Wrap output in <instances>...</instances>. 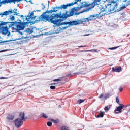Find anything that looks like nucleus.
<instances>
[{"label": "nucleus", "mask_w": 130, "mask_h": 130, "mask_svg": "<svg viewBox=\"0 0 130 130\" xmlns=\"http://www.w3.org/2000/svg\"><path fill=\"white\" fill-rule=\"evenodd\" d=\"M62 81V78H60L57 79H54L53 80V82H60Z\"/></svg>", "instance_id": "22"}, {"label": "nucleus", "mask_w": 130, "mask_h": 130, "mask_svg": "<svg viewBox=\"0 0 130 130\" xmlns=\"http://www.w3.org/2000/svg\"><path fill=\"white\" fill-rule=\"evenodd\" d=\"M10 10L12 11V13H14V16H18V15H19V13H18V12H17V11H18L17 9H14L13 10H11V9H10Z\"/></svg>", "instance_id": "16"}, {"label": "nucleus", "mask_w": 130, "mask_h": 130, "mask_svg": "<svg viewBox=\"0 0 130 130\" xmlns=\"http://www.w3.org/2000/svg\"><path fill=\"white\" fill-rule=\"evenodd\" d=\"M68 130H70V129H68Z\"/></svg>", "instance_id": "50"}, {"label": "nucleus", "mask_w": 130, "mask_h": 130, "mask_svg": "<svg viewBox=\"0 0 130 130\" xmlns=\"http://www.w3.org/2000/svg\"><path fill=\"white\" fill-rule=\"evenodd\" d=\"M58 84H59V83H54V84H52V85H58Z\"/></svg>", "instance_id": "44"}, {"label": "nucleus", "mask_w": 130, "mask_h": 130, "mask_svg": "<svg viewBox=\"0 0 130 130\" xmlns=\"http://www.w3.org/2000/svg\"><path fill=\"white\" fill-rule=\"evenodd\" d=\"M50 89H51V90L55 89V86H50Z\"/></svg>", "instance_id": "34"}, {"label": "nucleus", "mask_w": 130, "mask_h": 130, "mask_svg": "<svg viewBox=\"0 0 130 130\" xmlns=\"http://www.w3.org/2000/svg\"><path fill=\"white\" fill-rule=\"evenodd\" d=\"M118 47H120V46H118L117 47H115L109 48V49H110V50H113L114 49H116L117 48H118Z\"/></svg>", "instance_id": "27"}, {"label": "nucleus", "mask_w": 130, "mask_h": 130, "mask_svg": "<svg viewBox=\"0 0 130 130\" xmlns=\"http://www.w3.org/2000/svg\"><path fill=\"white\" fill-rule=\"evenodd\" d=\"M119 90L120 91V92H122V91H123V88L122 87H120L119 88Z\"/></svg>", "instance_id": "36"}, {"label": "nucleus", "mask_w": 130, "mask_h": 130, "mask_svg": "<svg viewBox=\"0 0 130 130\" xmlns=\"http://www.w3.org/2000/svg\"><path fill=\"white\" fill-rule=\"evenodd\" d=\"M10 23L12 22L0 21V30L2 29V26H5V25H7L8 24H10V25H11Z\"/></svg>", "instance_id": "14"}, {"label": "nucleus", "mask_w": 130, "mask_h": 130, "mask_svg": "<svg viewBox=\"0 0 130 130\" xmlns=\"http://www.w3.org/2000/svg\"><path fill=\"white\" fill-rule=\"evenodd\" d=\"M85 101V100H79L77 102V103L78 104H81V103H83V102H84Z\"/></svg>", "instance_id": "25"}, {"label": "nucleus", "mask_w": 130, "mask_h": 130, "mask_svg": "<svg viewBox=\"0 0 130 130\" xmlns=\"http://www.w3.org/2000/svg\"><path fill=\"white\" fill-rule=\"evenodd\" d=\"M10 21H14L15 20V16L14 15H10Z\"/></svg>", "instance_id": "24"}, {"label": "nucleus", "mask_w": 130, "mask_h": 130, "mask_svg": "<svg viewBox=\"0 0 130 130\" xmlns=\"http://www.w3.org/2000/svg\"><path fill=\"white\" fill-rule=\"evenodd\" d=\"M53 9V11H56V12H57V11H59V10H60V8H59L58 7H54Z\"/></svg>", "instance_id": "28"}, {"label": "nucleus", "mask_w": 130, "mask_h": 130, "mask_svg": "<svg viewBox=\"0 0 130 130\" xmlns=\"http://www.w3.org/2000/svg\"><path fill=\"white\" fill-rule=\"evenodd\" d=\"M19 117L20 119L23 120V121H26V120H27V117L25 116L24 112H20L19 114Z\"/></svg>", "instance_id": "13"}, {"label": "nucleus", "mask_w": 130, "mask_h": 130, "mask_svg": "<svg viewBox=\"0 0 130 130\" xmlns=\"http://www.w3.org/2000/svg\"><path fill=\"white\" fill-rule=\"evenodd\" d=\"M55 31V33H56V34L59 33V30H56Z\"/></svg>", "instance_id": "41"}, {"label": "nucleus", "mask_w": 130, "mask_h": 130, "mask_svg": "<svg viewBox=\"0 0 130 130\" xmlns=\"http://www.w3.org/2000/svg\"><path fill=\"white\" fill-rule=\"evenodd\" d=\"M41 117H42L43 118H48V116H47L46 114H44L43 113L41 114Z\"/></svg>", "instance_id": "19"}, {"label": "nucleus", "mask_w": 130, "mask_h": 130, "mask_svg": "<svg viewBox=\"0 0 130 130\" xmlns=\"http://www.w3.org/2000/svg\"><path fill=\"white\" fill-rule=\"evenodd\" d=\"M100 2H101V0H93V2L90 4H88L87 2H83L80 7L73 8V9H76V10H74V13L75 14V12H78V10H81L82 8H86V7H89L88 10H91V9L94 8L95 6H97L98 3H100Z\"/></svg>", "instance_id": "3"}, {"label": "nucleus", "mask_w": 130, "mask_h": 130, "mask_svg": "<svg viewBox=\"0 0 130 130\" xmlns=\"http://www.w3.org/2000/svg\"><path fill=\"white\" fill-rule=\"evenodd\" d=\"M57 10H49L48 11H46L44 13V14H46V13H55V12H56Z\"/></svg>", "instance_id": "20"}, {"label": "nucleus", "mask_w": 130, "mask_h": 130, "mask_svg": "<svg viewBox=\"0 0 130 130\" xmlns=\"http://www.w3.org/2000/svg\"><path fill=\"white\" fill-rule=\"evenodd\" d=\"M3 79H7L6 77H0V80Z\"/></svg>", "instance_id": "42"}, {"label": "nucleus", "mask_w": 130, "mask_h": 130, "mask_svg": "<svg viewBox=\"0 0 130 130\" xmlns=\"http://www.w3.org/2000/svg\"><path fill=\"white\" fill-rule=\"evenodd\" d=\"M9 14H13V10H9L8 11H6L3 13H1L0 16H1V17H4V16H8Z\"/></svg>", "instance_id": "12"}, {"label": "nucleus", "mask_w": 130, "mask_h": 130, "mask_svg": "<svg viewBox=\"0 0 130 130\" xmlns=\"http://www.w3.org/2000/svg\"><path fill=\"white\" fill-rule=\"evenodd\" d=\"M8 27L9 28H12V30L13 32H19V31L25 29V27L22 22H12L10 23V24L9 25Z\"/></svg>", "instance_id": "4"}, {"label": "nucleus", "mask_w": 130, "mask_h": 130, "mask_svg": "<svg viewBox=\"0 0 130 130\" xmlns=\"http://www.w3.org/2000/svg\"><path fill=\"white\" fill-rule=\"evenodd\" d=\"M72 6H73V4L71 3L67 4L66 5L64 4L61 5L60 7H58V8L60 9V10H62V9H63V10H66V9H68V7H72Z\"/></svg>", "instance_id": "10"}, {"label": "nucleus", "mask_w": 130, "mask_h": 130, "mask_svg": "<svg viewBox=\"0 0 130 130\" xmlns=\"http://www.w3.org/2000/svg\"><path fill=\"white\" fill-rule=\"evenodd\" d=\"M51 121L53 122V123H59V120L58 119H57L56 120H54L53 119H51Z\"/></svg>", "instance_id": "18"}, {"label": "nucleus", "mask_w": 130, "mask_h": 130, "mask_svg": "<svg viewBox=\"0 0 130 130\" xmlns=\"http://www.w3.org/2000/svg\"><path fill=\"white\" fill-rule=\"evenodd\" d=\"M79 14H80V13H75V15H79Z\"/></svg>", "instance_id": "43"}, {"label": "nucleus", "mask_w": 130, "mask_h": 130, "mask_svg": "<svg viewBox=\"0 0 130 130\" xmlns=\"http://www.w3.org/2000/svg\"><path fill=\"white\" fill-rule=\"evenodd\" d=\"M124 112H125V113H126L125 112V111H124Z\"/></svg>", "instance_id": "49"}, {"label": "nucleus", "mask_w": 130, "mask_h": 130, "mask_svg": "<svg viewBox=\"0 0 130 130\" xmlns=\"http://www.w3.org/2000/svg\"><path fill=\"white\" fill-rule=\"evenodd\" d=\"M127 6V4H126V5H124V6H122L121 7V10H123V9H125V8H126Z\"/></svg>", "instance_id": "33"}, {"label": "nucleus", "mask_w": 130, "mask_h": 130, "mask_svg": "<svg viewBox=\"0 0 130 130\" xmlns=\"http://www.w3.org/2000/svg\"><path fill=\"white\" fill-rule=\"evenodd\" d=\"M41 10H37V12H41Z\"/></svg>", "instance_id": "46"}, {"label": "nucleus", "mask_w": 130, "mask_h": 130, "mask_svg": "<svg viewBox=\"0 0 130 130\" xmlns=\"http://www.w3.org/2000/svg\"><path fill=\"white\" fill-rule=\"evenodd\" d=\"M47 124L48 126H51V125H52V123L51 122H47Z\"/></svg>", "instance_id": "30"}, {"label": "nucleus", "mask_w": 130, "mask_h": 130, "mask_svg": "<svg viewBox=\"0 0 130 130\" xmlns=\"http://www.w3.org/2000/svg\"><path fill=\"white\" fill-rule=\"evenodd\" d=\"M21 18H24V15H21Z\"/></svg>", "instance_id": "45"}, {"label": "nucleus", "mask_w": 130, "mask_h": 130, "mask_svg": "<svg viewBox=\"0 0 130 130\" xmlns=\"http://www.w3.org/2000/svg\"><path fill=\"white\" fill-rule=\"evenodd\" d=\"M103 97H104V95H103V94H101V95H100V96H99V98L100 99H101V98H103Z\"/></svg>", "instance_id": "35"}, {"label": "nucleus", "mask_w": 130, "mask_h": 130, "mask_svg": "<svg viewBox=\"0 0 130 130\" xmlns=\"http://www.w3.org/2000/svg\"><path fill=\"white\" fill-rule=\"evenodd\" d=\"M1 29V32L3 35H7V34H8L7 36H10V35H11V32H9V28H8V26L6 25L4 27H2Z\"/></svg>", "instance_id": "8"}, {"label": "nucleus", "mask_w": 130, "mask_h": 130, "mask_svg": "<svg viewBox=\"0 0 130 130\" xmlns=\"http://www.w3.org/2000/svg\"><path fill=\"white\" fill-rule=\"evenodd\" d=\"M127 6V4H126V5H124V6H122L121 7V10H123V9H125V8H126Z\"/></svg>", "instance_id": "32"}, {"label": "nucleus", "mask_w": 130, "mask_h": 130, "mask_svg": "<svg viewBox=\"0 0 130 130\" xmlns=\"http://www.w3.org/2000/svg\"><path fill=\"white\" fill-rule=\"evenodd\" d=\"M14 117H15V115L10 114L8 115V116L7 117V119H8V120H13Z\"/></svg>", "instance_id": "15"}, {"label": "nucleus", "mask_w": 130, "mask_h": 130, "mask_svg": "<svg viewBox=\"0 0 130 130\" xmlns=\"http://www.w3.org/2000/svg\"><path fill=\"white\" fill-rule=\"evenodd\" d=\"M6 42H9V41H4L0 42V43H5Z\"/></svg>", "instance_id": "39"}, {"label": "nucleus", "mask_w": 130, "mask_h": 130, "mask_svg": "<svg viewBox=\"0 0 130 130\" xmlns=\"http://www.w3.org/2000/svg\"><path fill=\"white\" fill-rule=\"evenodd\" d=\"M116 101L117 103L120 105V106L116 108L114 111V113H121V112H122V109L123 111H124V110H127L126 107H124V105L120 103L119 98H118V97L116 98Z\"/></svg>", "instance_id": "5"}, {"label": "nucleus", "mask_w": 130, "mask_h": 130, "mask_svg": "<svg viewBox=\"0 0 130 130\" xmlns=\"http://www.w3.org/2000/svg\"><path fill=\"white\" fill-rule=\"evenodd\" d=\"M117 2L116 1H106L101 6L100 11V12L99 14H96V15H91L89 18L90 21L93 20V18H98L99 19L103 16H105L106 13H110L116 10L117 9ZM105 12L106 13H104Z\"/></svg>", "instance_id": "2"}, {"label": "nucleus", "mask_w": 130, "mask_h": 130, "mask_svg": "<svg viewBox=\"0 0 130 130\" xmlns=\"http://www.w3.org/2000/svg\"><path fill=\"white\" fill-rule=\"evenodd\" d=\"M42 5H43V8H42V10H44L45 8V5H44V4L43 3H42Z\"/></svg>", "instance_id": "38"}, {"label": "nucleus", "mask_w": 130, "mask_h": 130, "mask_svg": "<svg viewBox=\"0 0 130 130\" xmlns=\"http://www.w3.org/2000/svg\"><path fill=\"white\" fill-rule=\"evenodd\" d=\"M15 125L17 128L21 127L23 125V120H21L20 118H17L15 121Z\"/></svg>", "instance_id": "9"}, {"label": "nucleus", "mask_w": 130, "mask_h": 130, "mask_svg": "<svg viewBox=\"0 0 130 130\" xmlns=\"http://www.w3.org/2000/svg\"><path fill=\"white\" fill-rule=\"evenodd\" d=\"M27 32H28V33H29V34H31V33H33V30L28 29V30H27Z\"/></svg>", "instance_id": "31"}, {"label": "nucleus", "mask_w": 130, "mask_h": 130, "mask_svg": "<svg viewBox=\"0 0 130 130\" xmlns=\"http://www.w3.org/2000/svg\"><path fill=\"white\" fill-rule=\"evenodd\" d=\"M1 52H4V51H1Z\"/></svg>", "instance_id": "48"}, {"label": "nucleus", "mask_w": 130, "mask_h": 130, "mask_svg": "<svg viewBox=\"0 0 130 130\" xmlns=\"http://www.w3.org/2000/svg\"><path fill=\"white\" fill-rule=\"evenodd\" d=\"M77 11L76 8H72L69 12V14H68V11H66L64 13H63L62 15H60L59 13L53 14L50 17L49 15L42 14L41 16H38L37 21L38 22H51L52 24L55 25L57 27L61 25H69L67 26H65L61 28V30H64L71 26H75L76 25H80V22L78 21H74L70 22H61L62 21L66 20L67 18L74 16V10Z\"/></svg>", "instance_id": "1"}, {"label": "nucleus", "mask_w": 130, "mask_h": 130, "mask_svg": "<svg viewBox=\"0 0 130 130\" xmlns=\"http://www.w3.org/2000/svg\"><path fill=\"white\" fill-rule=\"evenodd\" d=\"M124 2H126L127 6L130 5V0H124Z\"/></svg>", "instance_id": "29"}, {"label": "nucleus", "mask_w": 130, "mask_h": 130, "mask_svg": "<svg viewBox=\"0 0 130 130\" xmlns=\"http://www.w3.org/2000/svg\"><path fill=\"white\" fill-rule=\"evenodd\" d=\"M104 114H105V112H101L99 114V115L96 116V117H103V116H104Z\"/></svg>", "instance_id": "17"}, {"label": "nucleus", "mask_w": 130, "mask_h": 130, "mask_svg": "<svg viewBox=\"0 0 130 130\" xmlns=\"http://www.w3.org/2000/svg\"><path fill=\"white\" fill-rule=\"evenodd\" d=\"M122 68H121V66H117L116 67H113L112 68V72H116V73H120L121 72V70Z\"/></svg>", "instance_id": "11"}, {"label": "nucleus", "mask_w": 130, "mask_h": 130, "mask_svg": "<svg viewBox=\"0 0 130 130\" xmlns=\"http://www.w3.org/2000/svg\"><path fill=\"white\" fill-rule=\"evenodd\" d=\"M129 111V110H127V112H128Z\"/></svg>", "instance_id": "47"}, {"label": "nucleus", "mask_w": 130, "mask_h": 130, "mask_svg": "<svg viewBox=\"0 0 130 130\" xmlns=\"http://www.w3.org/2000/svg\"><path fill=\"white\" fill-rule=\"evenodd\" d=\"M23 0H3L2 1H0V7H2V5H6V4H11V3H13V4H16V2L17 3H19Z\"/></svg>", "instance_id": "7"}, {"label": "nucleus", "mask_w": 130, "mask_h": 130, "mask_svg": "<svg viewBox=\"0 0 130 130\" xmlns=\"http://www.w3.org/2000/svg\"><path fill=\"white\" fill-rule=\"evenodd\" d=\"M60 129L61 130H68V129H70L67 126H63L61 127Z\"/></svg>", "instance_id": "21"}, {"label": "nucleus", "mask_w": 130, "mask_h": 130, "mask_svg": "<svg viewBox=\"0 0 130 130\" xmlns=\"http://www.w3.org/2000/svg\"><path fill=\"white\" fill-rule=\"evenodd\" d=\"M34 16V13L31 12V13L29 14V15L26 16V21H27V22H25L24 23H23L24 26H25L26 24H29L30 21H32V20H34V19L36 18V16Z\"/></svg>", "instance_id": "6"}, {"label": "nucleus", "mask_w": 130, "mask_h": 130, "mask_svg": "<svg viewBox=\"0 0 130 130\" xmlns=\"http://www.w3.org/2000/svg\"><path fill=\"white\" fill-rule=\"evenodd\" d=\"M86 51H91V52H96L97 49H93L92 50H86Z\"/></svg>", "instance_id": "26"}, {"label": "nucleus", "mask_w": 130, "mask_h": 130, "mask_svg": "<svg viewBox=\"0 0 130 130\" xmlns=\"http://www.w3.org/2000/svg\"><path fill=\"white\" fill-rule=\"evenodd\" d=\"M105 110H107V111H108L109 110V108H108V106H106L104 108Z\"/></svg>", "instance_id": "37"}, {"label": "nucleus", "mask_w": 130, "mask_h": 130, "mask_svg": "<svg viewBox=\"0 0 130 130\" xmlns=\"http://www.w3.org/2000/svg\"><path fill=\"white\" fill-rule=\"evenodd\" d=\"M88 46L87 45H84V46H79L78 47H87Z\"/></svg>", "instance_id": "40"}, {"label": "nucleus", "mask_w": 130, "mask_h": 130, "mask_svg": "<svg viewBox=\"0 0 130 130\" xmlns=\"http://www.w3.org/2000/svg\"><path fill=\"white\" fill-rule=\"evenodd\" d=\"M82 0H75V2L71 3L72 4V6L74 5H77L78 4V2H81Z\"/></svg>", "instance_id": "23"}]
</instances>
